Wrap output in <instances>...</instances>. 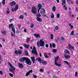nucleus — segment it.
I'll return each mask as SVG.
<instances>
[{
    "label": "nucleus",
    "instance_id": "1",
    "mask_svg": "<svg viewBox=\"0 0 78 78\" xmlns=\"http://www.w3.org/2000/svg\"><path fill=\"white\" fill-rule=\"evenodd\" d=\"M9 28H11L12 29V30L14 34H12V32H11V36L12 37H16V35L14 34L16 33V30H15V29L14 28V26H13V24L12 23L10 24H9Z\"/></svg>",
    "mask_w": 78,
    "mask_h": 78
},
{
    "label": "nucleus",
    "instance_id": "2",
    "mask_svg": "<svg viewBox=\"0 0 78 78\" xmlns=\"http://www.w3.org/2000/svg\"><path fill=\"white\" fill-rule=\"evenodd\" d=\"M25 61L26 63L28 65L30 66L31 64V61H30V60L27 57Z\"/></svg>",
    "mask_w": 78,
    "mask_h": 78
},
{
    "label": "nucleus",
    "instance_id": "3",
    "mask_svg": "<svg viewBox=\"0 0 78 78\" xmlns=\"http://www.w3.org/2000/svg\"><path fill=\"white\" fill-rule=\"evenodd\" d=\"M32 53L36 55V56H37V53L36 51V47L35 46H34L33 49L32 51Z\"/></svg>",
    "mask_w": 78,
    "mask_h": 78
},
{
    "label": "nucleus",
    "instance_id": "4",
    "mask_svg": "<svg viewBox=\"0 0 78 78\" xmlns=\"http://www.w3.org/2000/svg\"><path fill=\"white\" fill-rule=\"evenodd\" d=\"M44 44H45V42L44 41L40 40L39 42V44L41 47H44Z\"/></svg>",
    "mask_w": 78,
    "mask_h": 78
},
{
    "label": "nucleus",
    "instance_id": "5",
    "mask_svg": "<svg viewBox=\"0 0 78 78\" xmlns=\"http://www.w3.org/2000/svg\"><path fill=\"white\" fill-rule=\"evenodd\" d=\"M32 12L34 14H36V9L35 7H34L32 8Z\"/></svg>",
    "mask_w": 78,
    "mask_h": 78
},
{
    "label": "nucleus",
    "instance_id": "6",
    "mask_svg": "<svg viewBox=\"0 0 78 78\" xmlns=\"http://www.w3.org/2000/svg\"><path fill=\"white\" fill-rule=\"evenodd\" d=\"M27 57H23L22 58H21V59H20L19 60V61L20 62H24V61L26 60V59H27Z\"/></svg>",
    "mask_w": 78,
    "mask_h": 78
},
{
    "label": "nucleus",
    "instance_id": "7",
    "mask_svg": "<svg viewBox=\"0 0 78 78\" xmlns=\"http://www.w3.org/2000/svg\"><path fill=\"white\" fill-rule=\"evenodd\" d=\"M15 53L17 55H18V54H19V55H20V54H21L22 53V50H20L18 51L17 50H16Z\"/></svg>",
    "mask_w": 78,
    "mask_h": 78
},
{
    "label": "nucleus",
    "instance_id": "8",
    "mask_svg": "<svg viewBox=\"0 0 78 78\" xmlns=\"http://www.w3.org/2000/svg\"><path fill=\"white\" fill-rule=\"evenodd\" d=\"M8 64H9V66H10L11 68H12V69L13 71L15 70V68H14V67H13L12 66V65L10 63V62H8Z\"/></svg>",
    "mask_w": 78,
    "mask_h": 78
},
{
    "label": "nucleus",
    "instance_id": "9",
    "mask_svg": "<svg viewBox=\"0 0 78 78\" xmlns=\"http://www.w3.org/2000/svg\"><path fill=\"white\" fill-rule=\"evenodd\" d=\"M31 58L33 64L35 63V57H31Z\"/></svg>",
    "mask_w": 78,
    "mask_h": 78
},
{
    "label": "nucleus",
    "instance_id": "10",
    "mask_svg": "<svg viewBox=\"0 0 78 78\" xmlns=\"http://www.w3.org/2000/svg\"><path fill=\"white\" fill-rule=\"evenodd\" d=\"M9 5L11 6H13V5H16V3L15 2L13 1L12 2H11L9 3Z\"/></svg>",
    "mask_w": 78,
    "mask_h": 78
},
{
    "label": "nucleus",
    "instance_id": "11",
    "mask_svg": "<svg viewBox=\"0 0 78 78\" xmlns=\"http://www.w3.org/2000/svg\"><path fill=\"white\" fill-rule=\"evenodd\" d=\"M40 12L41 14H44L45 13V9H41Z\"/></svg>",
    "mask_w": 78,
    "mask_h": 78
},
{
    "label": "nucleus",
    "instance_id": "12",
    "mask_svg": "<svg viewBox=\"0 0 78 78\" xmlns=\"http://www.w3.org/2000/svg\"><path fill=\"white\" fill-rule=\"evenodd\" d=\"M34 36L35 37H38V38H41V37L39 34H34Z\"/></svg>",
    "mask_w": 78,
    "mask_h": 78
},
{
    "label": "nucleus",
    "instance_id": "13",
    "mask_svg": "<svg viewBox=\"0 0 78 78\" xmlns=\"http://www.w3.org/2000/svg\"><path fill=\"white\" fill-rule=\"evenodd\" d=\"M33 71L32 70H31L30 71H29L26 74V76H28V75H30V72L31 73Z\"/></svg>",
    "mask_w": 78,
    "mask_h": 78
},
{
    "label": "nucleus",
    "instance_id": "14",
    "mask_svg": "<svg viewBox=\"0 0 78 78\" xmlns=\"http://www.w3.org/2000/svg\"><path fill=\"white\" fill-rule=\"evenodd\" d=\"M69 48L70 49H73V50H74V47L73 46H72V45L71 44L69 45Z\"/></svg>",
    "mask_w": 78,
    "mask_h": 78
},
{
    "label": "nucleus",
    "instance_id": "15",
    "mask_svg": "<svg viewBox=\"0 0 78 78\" xmlns=\"http://www.w3.org/2000/svg\"><path fill=\"white\" fill-rule=\"evenodd\" d=\"M37 60L38 62H39L40 63H42V60H41V58H37Z\"/></svg>",
    "mask_w": 78,
    "mask_h": 78
},
{
    "label": "nucleus",
    "instance_id": "16",
    "mask_svg": "<svg viewBox=\"0 0 78 78\" xmlns=\"http://www.w3.org/2000/svg\"><path fill=\"white\" fill-rule=\"evenodd\" d=\"M57 50L55 49H53L52 50V52L54 53V54H56V52H57Z\"/></svg>",
    "mask_w": 78,
    "mask_h": 78
},
{
    "label": "nucleus",
    "instance_id": "17",
    "mask_svg": "<svg viewBox=\"0 0 78 78\" xmlns=\"http://www.w3.org/2000/svg\"><path fill=\"white\" fill-rule=\"evenodd\" d=\"M19 67H20V68H23V65L22 64L19 63Z\"/></svg>",
    "mask_w": 78,
    "mask_h": 78
},
{
    "label": "nucleus",
    "instance_id": "18",
    "mask_svg": "<svg viewBox=\"0 0 78 78\" xmlns=\"http://www.w3.org/2000/svg\"><path fill=\"white\" fill-rule=\"evenodd\" d=\"M20 19H23V16L22 15H20V16L19 17Z\"/></svg>",
    "mask_w": 78,
    "mask_h": 78
},
{
    "label": "nucleus",
    "instance_id": "19",
    "mask_svg": "<svg viewBox=\"0 0 78 78\" xmlns=\"http://www.w3.org/2000/svg\"><path fill=\"white\" fill-rule=\"evenodd\" d=\"M37 21H39L40 22H41L42 21V19H40L39 18V17H37Z\"/></svg>",
    "mask_w": 78,
    "mask_h": 78
},
{
    "label": "nucleus",
    "instance_id": "20",
    "mask_svg": "<svg viewBox=\"0 0 78 78\" xmlns=\"http://www.w3.org/2000/svg\"><path fill=\"white\" fill-rule=\"evenodd\" d=\"M42 63L44 65H46L47 64V62L44 61H42Z\"/></svg>",
    "mask_w": 78,
    "mask_h": 78
},
{
    "label": "nucleus",
    "instance_id": "21",
    "mask_svg": "<svg viewBox=\"0 0 78 78\" xmlns=\"http://www.w3.org/2000/svg\"><path fill=\"white\" fill-rule=\"evenodd\" d=\"M66 59H68L69 58H70V55H64Z\"/></svg>",
    "mask_w": 78,
    "mask_h": 78
},
{
    "label": "nucleus",
    "instance_id": "22",
    "mask_svg": "<svg viewBox=\"0 0 78 78\" xmlns=\"http://www.w3.org/2000/svg\"><path fill=\"white\" fill-rule=\"evenodd\" d=\"M38 7L39 8H41V7H42V5L41 4H39L38 5Z\"/></svg>",
    "mask_w": 78,
    "mask_h": 78
},
{
    "label": "nucleus",
    "instance_id": "23",
    "mask_svg": "<svg viewBox=\"0 0 78 78\" xmlns=\"http://www.w3.org/2000/svg\"><path fill=\"white\" fill-rule=\"evenodd\" d=\"M62 5H63L65 3H66V0H62Z\"/></svg>",
    "mask_w": 78,
    "mask_h": 78
},
{
    "label": "nucleus",
    "instance_id": "24",
    "mask_svg": "<svg viewBox=\"0 0 78 78\" xmlns=\"http://www.w3.org/2000/svg\"><path fill=\"white\" fill-rule=\"evenodd\" d=\"M52 10L53 11H55V10H56V7H55V6L53 7Z\"/></svg>",
    "mask_w": 78,
    "mask_h": 78
},
{
    "label": "nucleus",
    "instance_id": "25",
    "mask_svg": "<svg viewBox=\"0 0 78 78\" xmlns=\"http://www.w3.org/2000/svg\"><path fill=\"white\" fill-rule=\"evenodd\" d=\"M41 14H39V13H38L37 14V17H41Z\"/></svg>",
    "mask_w": 78,
    "mask_h": 78
},
{
    "label": "nucleus",
    "instance_id": "26",
    "mask_svg": "<svg viewBox=\"0 0 78 78\" xmlns=\"http://www.w3.org/2000/svg\"><path fill=\"white\" fill-rule=\"evenodd\" d=\"M52 45L53 48H56V44L55 43H52Z\"/></svg>",
    "mask_w": 78,
    "mask_h": 78
},
{
    "label": "nucleus",
    "instance_id": "27",
    "mask_svg": "<svg viewBox=\"0 0 78 78\" xmlns=\"http://www.w3.org/2000/svg\"><path fill=\"white\" fill-rule=\"evenodd\" d=\"M55 65L57 66H58V67H61V64H58L57 63H55Z\"/></svg>",
    "mask_w": 78,
    "mask_h": 78
},
{
    "label": "nucleus",
    "instance_id": "28",
    "mask_svg": "<svg viewBox=\"0 0 78 78\" xmlns=\"http://www.w3.org/2000/svg\"><path fill=\"white\" fill-rule=\"evenodd\" d=\"M2 33L4 34L5 35V34H6V31H2Z\"/></svg>",
    "mask_w": 78,
    "mask_h": 78
},
{
    "label": "nucleus",
    "instance_id": "29",
    "mask_svg": "<svg viewBox=\"0 0 78 78\" xmlns=\"http://www.w3.org/2000/svg\"><path fill=\"white\" fill-rule=\"evenodd\" d=\"M5 0H3L2 2V3L3 5H5Z\"/></svg>",
    "mask_w": 78,
    "mask_h": 78
},
{
    "label": "nucleus",
    "instance_id": "30",
    "mask_svg": "<svg viewBox=\"0 0 78 78\" xmlns=\"http://www.w3.org/2000/svg\"><path fill=\"white\" fill-rule=\"evenodd\" d=\"M73 33H74V31L72 30L71 32L70 33V34L72 36L73 34Z\"/></svg>",
    "mask_w": 78,
    "mask_h": 78
},
{
    "label": "nucleus",
    "instance_id": "31",
    "mask_svg": "<svg viewBox=\"0 0 78 78\" xmlns=\"http://www.w3.org/2000/svg\"><path fill=\"white\" fill-rule=\"evenodd\" d=\"M55 29L56 30H58L59 29V27L58 26H56L55 27Z\"/></svg>",
    "mask_w": 78,
    "mask_h": 78
},
{
    "label": "nucleus",
    "instance_id": "32",
    "mask_svg": "<svg viewBox=\"0 0 78 78\" xmlns=\"http://www.w3.org/2000/svg\"><path fill=\"white\" fill-rule=\"evenodd\" d=\"M24 46L27 48H28V47H29V46L27 45L26 44H24Z\"/></svg>",
    "mask_w": 78,
    "mask_h": 78
},
{
    "label": "nucleus",
    "instance_id": "33",
    "mask_svg": "<svg viewBox=\"0 0 78 78\" xmlns=\"http://www.w3.org/2000/svg\"><path fill=\"white\" fill-rule=\"evenodd\" d=\"M57 19H58L60 17V15H59V13H58L57 15Z\"/></svg>",
    "mask_w": 78,
    "mask_h": 78
},
{
    "label": "nucleus",
    "instance_id": "34",
    "mask_svg": "<svg viewBox=\"0 0 78 78\" xmlns=\"http://www.w3.org/2000/svg\"><path fill=\"white\" fill-rule=\"evenodd\" d=\"M51 39H53L54 38V37H53V34H51Z\"/></svg>",
    "mask_w": 78,
    "mask_h": 78
},
{
    "label": "nucleus",
    "instance_id": "35",
    "mask_svg": "<svg viewBox=\"0 0 78 78\" xmlns=\"http://www.w3.org/2000/svg\"><path fill=\"white\" fill-rule=\"evenodd\" d=\"M44 57H45V58H48V57L47 56V55L46 54H44Z\"/></svg>",
    "mask_w": 78,
    "mask_h": 78
},
{
    "label": "nucleus",
    "instance_id": "36",
    "mask_svg": "<svg viewBox=\"0 0 78 78\" xmlns=\"http://www.w3.org/2000/svg\"><path fill=\"white\" fill-rule=\"evenodd\" d=\"M30 40V38H27V39L26 40V42H29V40Z\"/></svg>",
    "mask_w": 78,
    "mask_h": 78
},
{
    "label": "nucleus",
    "instance_id": "37",
    "mask_svg": "<svg viewBox=\"0 0 78 78\" xmlns=\"http://www.w3.org/2000/svg\"><path fill=\"white\" fill-rule=\"evenodd\" d=\"M64 62H65V63H66V64H67V65H69V63L67 61H64Z\"/></svg>",
    "mask_w": 78,
    "mask_h": 78
},
{
    "label": "nucleus",
    "instance_id": "38",
    "mask_svg": "<svg viewBox=\"0 0 78 78\" xmlns=\"http://www.w3.org/2000/svg\"><path fill=\"white\" fill-rule=\"evenodd\" d=\"M34 27V24H32L30 26V28H33Z\"/></svg>",
    "mask_w": 78,
    "mask_h": 78
},
{
    "label": "nucleus",
    "instance_id": "39",
    "mask_svg": "<svg viewBox=\"0 0 78 78\" xmlns=\"http://www.w3.org/2000/svg\"><path fill=\"white\" fill-rule=\"evenodd\" d=\"M37 45L38 47H41V46L39 45V43H37Z\"/></svg>",
    "mask_w": 78,
    "mask_h": 78
},
{
    "label": "nucleus",
    "instance_id": "40",
    "mask_svg": "<svg viewBox=\"0 0 78 78\" xmlns=\"http://www.w3.org/2000/svg\"><path fill=\"white\" fill-rule=\"evenodd\" d=\"M25 54L26 55H28V52L27 51H25Z\"/></svg>",
    "mask_w": 78,
    "mask_h": 78
},
{
    "label": "nucleus",
    "instance_id": "41",
    "mask_svg": "<svg viewBox=\"0 0 78 78\" xmlns=\"http://www.w3.org/2000/svg\"><path fill=\"white\" fill-rule=\"evenodd\" d=\"M33 76L34 78H37V76L34 74H33Z\"/></svg>",
    "mask_w": 78,
    "mask_h": 78
},
{
    "label": "nucleus",
    "instance_id": "42",
    "mask_svg": "<svg viewBox=\"0 0 78 78\" xmlns=\"http://www.w3.org/2000/svg\"><path fill=\"white\" fill-rule=\"evenodd\" d=\"M77 75H78V73L77 72H75V76L76 77V76H77Z\"/></svg>",
    "mask_w": 78,
    "mask_h": 78
},
{
    "label": "nucleus",
    "instance_id": "43",
    "mask_svg": "<svg viewBox=\"0 0 78 78\" xmlns=\"http://www.w3.org/2000/svg\"><path fill=\"white\" fill-rule=\"evenodd\" d=\"M9 75H10V76L11 77H12L13 76V74L11 73H9Z\"/></svg>",
    "mask_w": 78,
    "mask_h": 78
},
{
    "label": "nucleus",
    "instance_id": "44",
    "mask_svg": "<svg viewBox=\"0 0 78 78\" xmlns=\"http://www.w3.org/2000/svg\"><path fill=\"white\" fill-rule=\"evenodd\" d=\"M12 21H14V20L12 19H10L9 20V22H12Z\"/></svg>",
    "mask_w": 78,
    "mask_h": 78
},
{
    "label": "nucleus",
    "instance_id": "45",
    "mask_svg": "<svg viewBox=\"0 0 78 78\" xmlns=\"http://www.w3.org/2000/svg\"><path fill=\"white\" fill-rule=\"evenodd\" d=\"M19 7V5L18 4H17L15 5V8H17L18 9V8Z\"/></svg>",
    "mask_w": 78,
    "mask_h": 78
},
{
    "label": "nucleus",
    "instance_id": "46",
    "mask_svg": "<svg viewBox=\"0 0 78 78\" xmlns=\"http://www.w3.org/2000/svg\"><path fill=\"white\" fill-rule=\"evenodd\" d=\"M52 15L51 16V18H54V17H55V16H54V15H53V13H52Z\"/></svg>",
    "mask_w": 78,
    "mask_h": 78
},
{
    "label": "nucleus",
    "instance_id": "47",
    "mask_svg": "<svg viewBox=\"0 0 78 78\" xmlns=\"http://www.w3.org/2000/svg\"><path fill=\"white\" fill-rule=\"evenodd\" d=\"M58 59H59V57H57L55 58V60L58 61Z\"/></svg>",
    "mask_w": 78,
    "mask_h": 78
},
{
    "label": "nucleus",
    "instance_id": "48",
    "mask_svg": "<svg viewBox=\"0 0 78 78\" xmlns=\"http://www.w3.org/2000/svg\"><path fill=\"white\" fill-rule=\"evenodd\" d=\"M65 53H67V50L65 49L64 51Z\"/></svg>",
    "mask_w": 78,
    "mask_h": 78
},
{
    "label": "nucleus",
    "instance_id": "49",
    "mask_svg": "<svg viewBox=\"0 0 78 78\" xmlns=\"http://www.w3.org/2000/svg\"><path fill=\"white\" fill-rule=\"evenodd\" d=\"M17 9H17V8H16L15 7L14 9V10L15 11H16Z\"/></svg>",
    "mask_w": 78,
    "mask_h": 78
},
{
    "label": "nucleus",
    "instance_id": "50",
    "mask_svg": "<svg viewBox=\"0 0 78 78\" xmlns=\"http://www.w3.org/2000/svg\"><path fill=\"white\" fill-rule=\"evenodd\" d=\"M40 71L41 72H44V70L42 69H40Z\"/></svg>",
    "mask_w": 78,
    "mask_h": 78
},
{
    "label": "nucleus",
    "instance_id": "51",
    "mask_svg": "<svg viewBox=\"0 0 78 78\" xmlns=\"http://www.w3.org/2000/svg\"><path fill=\"white\" fill-rule=\"evenodd\" d=\"M45 47H46V48H48V44H46Z\"/></svg>",
    "mask_w": 78,
    "mask_h": 78
},
{
    "label": "nucleus",
    "instance_id": "52",
    "mask_svg": "<svg viewBox=\"0 0 78 78\" xmlns=\"http://www.w3.org/2000/svg\"><path fill=\"white\" fill-rule=\"evenodd\" d=\"M0 74L1 75H2L3 74V72H2V71H0Z\"/></svg>",
    "mask_w": 78,
    "mask_h": 78
},
{
    "label": "nucleus",
    "instance_id": "53",
    "mask_svg": "<svg viewBox=\"0 0 78 78\" xmlns=\"http://www.w3.org/2000/svg\"><path fill=\"white\" fill-rule=\"evenodd\" d=\"M70 28L71 29L73 28V26L72 25H71L70 26Z\"/></svg>",
    "mask_w": 78,
    "mask_h": 78
},
{
    "label": "nucleus",
    "instance_id": "54",
    "mask_svg": "<svg viewBox=\"0 0 78 78\" xmlns=\"http://www.w3.org/2000/svg\"><path fill=\"white\" fill-rule=\"evenodd\" d=\"M41 9V8H39V9H38V12H39V10L40 9Z\"/></svg>",
    "mask_w": 78,
    "mask_h": 78
},
{
    "label": "nucleus",
    "instance_id": "55",
    "mask_svg": "<svg viewBox=\"0 0 78 78\" xmlns=\"http://www.w3.org/2000/svg\"><path fill=\"white\" fill-rule=\"evenodd\" d=\"M76 4H77V5H78V0H76Z\"/></svg>",
    "mask_w": 78,
    "mask_h": 78
},
{
    "label": "nucleus",
    "instance_id": "56",
    "mask_svg": "<svg viewBox=\"0 0 78 78\" xmlns=\"http://www.w3.org/2000/svg\"><path fill=\"white\" fill-rule=\"evenodd\" d=\"M39 55H40V57H42V54H41V53H40Z\"/></svg>",
    "mask_w": 78,
    "mask_h": 78
},
{
    "label": "nucleus",
    "instance_id": "57",
    "mask_svg": "<svg viewBox=\"0 0 78 78\" xmlns=\"http://www.w3.org/2000/svg\"><path fill=\"white\" fill-rule=\"evenodd\" d=\"M2 39L3 40V42L5 41V39H4V38H2Z\"/></svg>",
    "mask_w": 78,
    "mask_h": 78
},
{
    "label": "nucleus",
    "instance_id": "58",
    "mask_svg": "<svg viewBox=\"0 0 78 78\" xmlns=\"http://www.w3.org/2000/svg\"><path fill=\"white\" fill-rule=\"evenodd\" d=\"M24 32H27V30L25 29H24Z\"/></svg>",
    "mask_w": 78,
    "mask_h": 78
},
{
    "label": "nucleus",
    "instance_id": "59",
    "mask_svg": "<svg viewBox=\"0 0 78 78\" xmlns=\"http://www.w3.org/2000/svg\"><path fill=\"white\" fill-rule=\"evenodd\" d=\"M55 64H56V63H56V62H57V60H55Z\"/></svg>",
    "mask_w": 78,
    "mask_h": 78
},
{
    "label": "nucleus",
    "instance_id": "60",
    "mask_svg": "<svg viewBox=\"0 0 78 78\" xmlns=\"http://www.w3.org/2000/svg\"><path fill=\"white\" fill-rule=\"evenodd\" d=\"M12 12H14V9L13 8H12Z\"/></svg>",
    "mask_w": 78,
    "mask_h": 78
},
{
    "label": "nucleus",
    "instance_id": "61",
    "mask_svg": "<svg viewBox=\"0 0 78 78\" xmlns=\"http://www.w3.org/2000/svg\"><path fill=\"white\" fill-rule=\"evenodd\" d=\"M42 16L43 17H46V15L45 14L43 15Z\"/></svg>",
    "mask_w": 78,
    "mask_h": 78
},
{
    "label": "nucleus",
    "instance_id": "62",
    "mask_svg": "<svg viewBox=\"0 0 78 78\" xmlns=\"http://www.w3.org/2000/svg\"><path fill=\"white\" fill-rule=\"evenodd\" d=\"M10 12L9 11H7V14H9V13Z\"/></svg>",
    "mask_w": 78,
    "mask_h": 78
},
{
    "label": "nucleus",
    "instance_id": "63",
    "mask_svg": "<svg viewBox=\"0 0 78 78\" xmlns=\"http://www.w3.org/2000/svg\"><path fill=\"white\" fill-rule=\"evenodd\" d=\"M51 47H52V45L51 44H50V47H51Z\"/></svg>",
    "mask_w": 78,
    "mask_h": 78
},
{
    "label": "nucleus",
    "instance_id": "64",
    "mask_svg": "<svg viewBox=\"0 0 78 78\" xmlns=\"http://www.w3.org/2000/svg\"><path fill=\"white\" fill-rule=\"evenodd\" d=\"M61 39L62 40H64V38L63 37H62L61 38Z\"/></svg>",
    "mask_w": 78,
    "mask_h": 78
}]
</instances>
